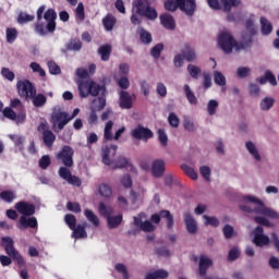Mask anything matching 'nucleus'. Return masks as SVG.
<instances>
[{"label":"nucleus","mask_w":279,"mask_h":279,"mask_svg":"<svg viewBox=\"0 0 279 279\" xmlns=\"http://www.w3.org/2000/svg\"><path fill=\"white\" fill-rule=\"evenodd\" d=\"M159 20L165 29H170L171 32L175 29V19H173L171 14L163 13L159 16Z\"/></svg>","instance_id":"20"},{"label":"nucleus","mask_w":279,"mask_h":279,"mask_svg":"<svg viewBox=\"0 0 279 279\" xmlns=\"http://www.w3.org/2000/svg\"><path fill=\"white\" fill-rule=\"evenodd\" d=\"M16 197V194L13 191H2L0 193V199H2V202H5L7 204H12L14 202Z\"/></svg>","instance_id":"41"},{"label":"nucleus","mask_w":279,"mask_h":279,"mask_svg":"<svg viewBox=\"0 0 279 279\" xmlns=\"http://www.w3.org/2000/svg\"><path fill=\"white\" fill-rule=\"evenodd\" d=\"M51 165V157H49V155H44L40 159H39V167L43 170H47L49 169V166Z\"/></svg>","instance_id":"60"},{"label":"nucleus","mask_w":279,"mask_h":279,"mask_svg":"<svg viewBox=\"0 0 279 279\" xmlns=\"http://www.w3.org/2000/svg\"><path fill=\"white\" fill-rule=\"evenodd\" d=\"M16 38H19V31L16 28H7V43L12 45Z\"/></svg>","instance_id":"50"},{"label":"nucleus","mask_w":279,"mask_h":279,"mask_svg":"<svg viewBox=\"0 0 279 279\" xmlns=\"http://www.w3.org/2000/svg\"><path fill=\"white\" fill-rule=\"evenodd\" d=\"M73 239H87L88 233L86 232V222L83 225H78L74 227V229H71Z\"/></svg>","instance_id":"25"},{"label":"nucleus","mask_w":279,"mask_h":279,"mask_svg":"<svg viewBox=\"0 0 279 279\" xmlns=\"http://www.w3.org/2000/svg\"><path fill=\"white\" fill-rule=\"evenodd\" d=\"M210 267H213V259L204 255L201 256L199 264H198V274L199 276H202V278L206 277V274Z\"/></svg>","instance_id":"21"},{"label":"nucleus","mask_w":279,"mask_h":279,"mask_svg":"<svg viewBox=\"0 0 279 279\" xmlns=\"http://www.w3.org/2000/svg\"><path fill=\"white\" fill-rule=\"evenodd\" d=\"M15 210L22 215V217H32L36 215V206L32 203L21 201L15 204Z\"/></svg>","instance_id":"14"},{"label":"nucleus","mask_w":279,"mask_h":279,"mask_svg":"<svg viewBox=\"0 0 279 279\" xmlns=\"http://www.w3.org/2000/svg\"><path fill=\"white\" fill-rule=\"evenodd\" d=\"M244 199L253 205H240V209L243 213H247L248 215H264L265 217H269V219H279V214L276 210L266 207L265 203L257 197L245 196Z\"/></svg>","instance_id":"4"},{"label":"nucleus","mask_w":279,"mask_h":279,"mask_svg":"<svg viewBox=\"0 0 279 279\" xmlns=\"http://www.w3.org/2000/svg\"><path fill=\"white\" fill-rule=\"evenodd\" d=\"M102 25H104L106 32H112V29H114V26L117 25V17H114V15L108 13L102 19Z\"/></svg>","instance_id":"26"},{"label":"nucleus","mask_w":279,"mask_h":279,"mask_svg":"<svg viewBox=\"0 0 279 279\" xmlns=\"http://www.w3.org/2000/svg\"><path fill=\"white\" fill-rule=\"evenodd\" d=\"M111 167L112 169H130V171H134V165H132V161L123 155L112 161Z\"/></svg>","instance_id":"16"},{"label":"nucleus","mask_w":279,"mask_h":279,"mask_svg":"<svg viewBox=\"0 0 279 279\" xmlns=\"http://www.w3.org/2000/svg\"><path fill=\"white\" fill-rule=\"evenodd\" d=\"M257 82L259 84H270L271 86H278V81L276 80V75H274V73L268 70L265 72L264 76H260L259 78H257Z\"/></svg>","instance_id":"23"},{"label":"nucleus","mask_w":279,"mask_h":279,"mask_svg":"<svg viewBox=\"0 0 279 279\" xmlns=\"http://www.w3.org/2000/svg\"><path fill=\"white\" fill-rule=\"evenodd\" d=\"M58 173H59V177L65 181H68L72 175L71 170H69L68 167H60Z\"/></svg>","instance_id":"64"},{"label":"nucleus","mask_w":279,"mask_h":279,"mask_svg":"<svg viewBox=\"0 0 279 279\" xmlns=\"http://www.w3.org/2000/svg\"><path fill=\"white\" fill-rule=\"evenodd\" d=\"M50 123L52 124V130L54 132H62V130L71 123L69 112L62 111L61 108H54L50 117Z\"/></svg>","instance_id":"6"},{"label":"nucleus","mask_w":279,"mask_h":279,"mask_svg":"<svg viewBox=\"0 0 279 279\" xmlns=\"http://www.w3.org/2000/svg\"><path fill=\"white\" fill-rule=\"evenodd\" d=\"M245 147H246L248 154H251V156H253V158H255V160H257V161L260 160V154L258 153V149H256V145H254V143L246 142Z\"/></svg>","instance_id":"43"},{"label":"nucleus","mask_w":279,"mask_h":279,"mask_svg":"<svg viewBox=\"0 0 279 279\" xmlns=\"http://www.w3.org/2000/svg\"><path fill=\"white\" fill-rule=\"evenodd\" d=\"M37 130L43 135L44 145L48 147V149H51L53 143H56V135L53 134V131L49 130V124H47V122H41Z\"/></svg>","instance_id":"10"},{"label":"nucleus","mask_w":279,"mask_h":279,"mask_svg":"<svg viewBox=\"0 0 279 279\" xmlns=\"http://www.w3.org/2000/svg\"><path fill=\"white\" fill-rule=\"evenodd\" d=\"M240 256H241V251L236 246H233L229 251L228 260H229V263H234V260L240 258Z\"/></svg>","instance_id":"57"},{"label":"nucleus","mask_w":279,"mask_h":279,"mask_svg":"<svg viewBox=\"0 0 279 279\" xmlns=\"http://www.w3.org/2000/svg\"><path fill=\"white\" fill-rule=\"evenodd\" d=\"M11 108H14L15 110H20V113L17 114L19 119H22V121H25V107L23 106V102H21V99L14 98L11 100L10 104Z\"/></svg>","instance_id":"31"},{"label":"nucleus","mask_w":279,"mask_h":279,"mask_svg":"<svg viewBox=\"0 0 279 279\" xmlns=\"http://www.w3.org/2000/svg\"><path fill=\"white\" fill-rule=\"evenodd\" d=\"M34 19H36V16L21 12L17 16V23H20V25H23L25 23H32Z\"/></svg>","instance_id":"52"},{"label":"nucleus","mask_w":279,"mask_h":279,"mask_svg":"<svg viewBox=\"0 0 279 279\" xmlns=\"http://www.w3.org/2000/svg\"><path fill=\"white\" fill-rule=\"evenodd\" d=\"M223 12H230L233 8L241 5V0H220Z\"/></svg>","instance_id":"35"},{"label":"nucleus","mask_w":279,"mask_h":279,"mask_svg":"<svg viewBox=\"0 0 279 279\" xmlns=\"http://www.w3.org/2000/svg\"><path fill=\"white\" fill-rule=\"evenodd\" d=\"M98 191L101 197H110L112 195V189L108 184H100Z\"/></svg>","instance_id":"55"},{"label":"nucleus","mask_w":279,"mask_h":279,"mask_svg":"<svg viewBox=\"0 0 279 279\" xmlns=\"http://www.w3.org/2000/svg\"><path fill=\"white\" fill-rule=\"evenodd\" d=\"M184 223L189 234H197V221L191 213L184 214Z\"/></svg>","instance_id":"19"},{"label":"nucleus","mask_w":279,"mask_h":279,"mask_svg":"<svg viewBox=\"0 0 279 279\" xmlns=\"http://www.w3.org/2000/svg\"><path fill=\"white\" fill-rule=\"evenodd\" d=\"M114 269L118 271V274H122L123 279H130V271L128 270L125 264L118 263L116 264Z\"/></svg>","instance_id":"44"},{"label":"nucleus","mask_w":279,"mask_h":279,"mask_svg":"<svg viewBox=\"0 0 279 279\" xmlns=\"http://www.w3.org/2000/svg\"><path fill=\"white\" fill-rule=\"evenodd\" d=\"M98 213L101 215V217H105V219H109V217L114 215V208H112V206L106 205L105 203H99Z\"/></svg>","instance_id":"28"},{"label":"nucleus","mask_w":279,"mask_h":279,"mask_svg":"<svg viewBox=\"0 0 279 279\" xmlns=\"http://www.w3.org/2000/svg\"><path fill=\"white\" fill-rule=\"evenodd\" d=\"M165 50V45L163 44H157L155 45L151 50H150V56L155 58V60H158L160 58V54Z\"/></svg>","instance_id":"46"},{"label":"nucleus","mask_w":279,"mask_h":279,"mask_svg":"<svg viewBox=\"0 0 279 279\" xmlns=\"http://www.w3.org/2000/svg\"><path fill=\"white\" fill-rule=\"evenodd\" d=\"M132 106V96L130 93L122 90L120 93V108H122V110H131Z\"/></svg>","instance_id":"22"},{"label":"nucleus","mask_w":279,"mask_h":279,"mask_svg":"<svg viewBox=\"0 0 279 279\" xmlns=\"http://www.w3.org/2000/svg\"><path fill=\"white\" fill-rule=\"evenodd\" d=\"M181 53L183 58L186 59L187 62H193V60L197 58V56L195 54V48L191 47V44H184Z\"/></svg>","instance_id":"24"},{"label":"nucleus","mask_w":279,"mask_h":279,"mask_svg":"<svg viewBox=\"0 0 279 279\" xmlns=\"http://www.w3.org/2000/svg\"><path fill=\"white\" fill-rule=\"evenodd\" d=\"M167 278H169V271L165 269H158L145 276V279H167Z\"/></svg>","instance_id":"37"},{"label":"nucleus","mask_w":279,"mask_h":279,"mask_svg":"<svg viewBox=\"0 0 279 279\" xmlns=\"http://www.w3.org/2000/svg\"><path fill=\"white\" fill-rule=\"evenodd\" d=\"M178 8L181 12H184L186 16H193L195 10H197V3L195 0H167L165 2V10L168 12H175Z\"/></svg>","instance_id":"5"},{"label":"nucleus","mask_w":279,"mask_h":279,"mask_svg":"<svg viewBox=\"0 0 279 279\" xmlns=\"http://www.w3.org/2000/svg\"><path fill=\"white\" fill-rule=\"evenodd\" d=\"M157 134H158V141L160 145H162V147H167L169 143V136H167V132H165V129H159L157 131Z\"/></svg>","instance_id":"51"},{"label":"nucleus","mask_w":279,"mask_h":279,"mask_svg":"<svg viewBox=\"0 0 279 279\" xmlns=\"http://www.w3.org/2000/svg\"><path fill=\"white\" fill-rule=\"evenodd\" d=\"M274 104H276V99H274L271 97H265L260 101L259 108H260V110H263L265 112L267 110H271V108H274Z\"/></svg>","instance_id":"42"},{"label":"nucleus","mask_w":279,"mask_h":279,"mask_svg":"<svg viewBox=\"0 0 279 279\" xmlns=\"http://www.w3.org/2000/svg\"><path fill=\"white\" fill-rule=\"evenodd\" d=\"M117 149H119V146H117V145L102 146L101 158H102V162L107 167H112V160L110 159V156H117Z\"/></svg>","instance_id":"15"},{"label":"nucleus","mask_w":279,"mask_h":279,"mask_svg":"<svg viewBox=\"0 0 279 279\" xmlns=\"http://www.w3.org/2000/svg\"><path fill=\"white\" fill-rule=\"evenodd\" d=\"M252 70L247 66H240L236 70V75L240 80H244V77H250Z\"/></svg>","instance_id":"58"},{"label":"nucleus","mask_w":279,"mask_h":279,"mask_svg":"<svg viewBox=\"0 0 279 279\" xmlns=\"http://www.w3.org/2000/svg\"><path fill=\"white\" fill-rule=\"evenodd\" d=\"M29 99H32L35 108H43L47 104V96L45 94H34Z\"/></svg>","instance_id":"32"},{"label":"nucleus","mask_w":279,"mask_h":279,"mask_svg":"<svg viewBox=\"0 0 279 279\" xmlns=\"http://www.w3.org/2000/svg\"><path fill=\"white\" fill-rule=\"evenodd\" d=\"M182 171H184L185 175H189L191 180H197V172L190 167L189 165H182L181 166Z\"/></svg>","instance_id":"53"},{"label":"nucleus","mask_w":279,"mask_h":279,"mask_svg":"<svg viewBox=\"0 0 279 279\" xmlns=\"http://www.w3.org/2000/svg\"><path fill=\"white\" fill-rule=\"evenodd\" d=\"M65 47L68 51H82V40L80 38L71 39Z\"/></svg>","instance_id":"40"},{"label":"nucleus","mask_w":279,"mask_h":279,"mask_svg":"<svg viewBox=\"0 0 279 279\" xmlns=\"http://www.w3.org/2000/svg\"><path fill=\"white\" fill-rule=\"evenodd\" d=\"M203 219H205V226H211L213 228H219L220 222L217 217H210V216L204 215Z\"/></svg>","instance_id":"56"},{"label":"nucleus","mask_w":279,"mask_h":279,"mask_svg":"<svg viewBox=\"0 0 279 279\" xmlns=\"http://www.w3.org/2000/svg\"><path fill=\"white\" fill-rule=\"evenodd\" d=\"M168 123L171 128H180V118L173 112H170L168 116Z\"/></svg>","instance_id":"59"},{"label":"nucleus","mask_w":279,"mask_h":279,"mask_svg":"<svg viewBox=\"0 0 279 279\" xmlns=\"http://www.w3.org/2000/svg\"><path fill=\"white\" fill-rule=\"evenodd\" d=\"M141 16H145L148 21H156L158 19V11L151 7V0H134L132 3V25H141L143 20Z\"/></svg>","instance_id":"2"},{"label":"nucleus","mask_w":279,"mask_h":279,"mask_svg":"<svg viewBox=\"0 0 279 279\" xmlns=\"http://www.w3.org/2000/svg\"><path fill=\"white\" fill-rule=\"evenodd\" d=\"M217 108H219V101L211 99L207 104V112L209 117L217 114Z\"/></svg>","instance_id":"45"},{"label":"nucleus","mask_w":279,"mask_h":279,"mask_svg":"<svg viewBox=\"0 0 279 279\" xmlns=\"http://www.w3.org/2000/svg\"><path fill=\"white\" fill-rule=\"evenodd\" d=\"M107 223L109 230H114V228H119V226L123 223V215L120 214L118 216H109V218H107Z\"/></svg>","instance_id":"29"},{"label":"nucleus","mask_w":279,"mask_h":279,"mask_svg":"<svg viewBox=\"0 0 279 279\" xmlns=\"http://www.w3.org/2000/svg\"><path fill=\"white\" fill-rule=\"evenodd\" d=\"M253 243L256 247H265V245H269V236L265 235V229H263L262 226H257L254 229Z\"/></svg>","instance_id":"13"},{"label":"nucleus","mask_w":279,"mask_h":279,"mask_svg":"<svg viewBox=\"0 0 279 279\" xmlns=\"http://www.w3.org/2000/svg\"><path fill=\"white\" fill-rule=\"evenodd\" d=\"M140 34V40L143 43V45H151V41L154 40L151 38V33L147 32L145 28L141 27L138 29Z\"/></svg>","instance_id":"38"},{"label":"nucleus","mask_w":279,"mask_h":279,"mask_svg":"<svg viewBox=\"0 0 279 279\" xmlns=\"http://www.w3.org/2000/svg\"><path fill=\"white\" fill-rule=\"evenodd\" d=\"M98 54L101 57L102 62H108L110 56L112 54V46L102 45L98 48Z\"/></svg>","instance_id":"27"},{"label":"nucleus","mask_w":279,"mask_h":279,"mask_svg":"<svg viewBox=\"0 0 279 279\" xmlns=\"http://www.w3.org/2000/svg\"><path fill=\"white\" fill-rule=\"evenodd\" d=\"M64 221L66 226H69L70 230H75V227L77 226V218H75L73 214L65 215Z\"/></svg>","instance_id":"48"},{"label":"nucleus","mask_w":279,"mask_h":279,"mask_svg":"<svg viewBox=\"0 0 279 279\" xmlns=\"http://www.w3.org/2000/svg\"><path fill=\"white\" fill-rule=\"evenodd\" d=\"M78 92H80V97L82 99H86L89 95L92 97H100L98 98V106L97 110H104L106 108V86L105 85H99L95 81H80L78 83Z\"/></svg>","instance_id":"3"},{"label":"nucleus","mask_w":279,"mask_h":279,"mask_svg":"<svg viewBox=\"0 0 279 279\" xmlns=\"http://www.w3.org/2000/svg\"><path fill=\"white\" fill-rule=\"evenodd\" d=\"M234 37L228 32L220 33L218 36V45L225 53H232V49H234Z\"/></svg>","instance_id":"9"},{"label":"nucleus","mask_w":279,"mask_h":279,"mask_svg":"<svg viewBox=\"0 0 279 279\" xmlns=\"http://www.w3.org/2000/svg\"><path fill=\"white\" fill-rule=\"evenodd\" d=\"M160 217L161 219H166V226L168 230H173L174 220H173V215H171V211L167 209H162L160 210Z\"/></svg>","instance_id":"34"},{"label":"nucleus","mask_w":279,"mask_h":279,"mask_svg":"<svg viewBox=\"0 0 279 279\" xmlns=\"http://www.w3.org/2000/svg\"><path fill=\"white\" fill-rule=\"evenodd\" d=\"M140 230L143 232H154L156 230V226H154L151 221L146 220L141 225Z\"/></svg>","instance_id":"61"},{"label":"nucleus","mask_w":279,"mask_h":279,"mask_svg":"<svg viewBox=\"0 0 279 279\" xmlns=\"http://www.w3.org/2000/svg\"><path fill=\"white\" fill-rule=\"evenodd\" d=\"M84 215L89 223H93L95 228H99V217L93 210L84 209Z\"/></svg>","instance_id":"39"},{"label":"nucleus","mask_w":279,"mask_h":279,"mask_svg":"<svg viewBox=\"0 0 279 279\" xmlns=\"http://www.w3.org/2000/svg\"><path fill=\"white\" fill-rule=\"evenodd\" d=\"M253 43L254 40L252 37L243 41H234L233 49H235V51H245V49H250L252 47Z\"/></svg>","instance_id":"33"},{"label":"nucleus","mask_w":279,"mask_h":279,"mask_svg":"<svg viewBox=\"0 0 279 279\" xmlns=\"http://www.w3.org/2000/svg\"><path fill=\"white\" fill-rule=\"evenodd\" d=\"M114 125V122L112 121H108L106 123V126H105V133H104V138L105 141H112L113 136H112V128Z\"/></svg>","instance_id":"47"},{"label":"nucleus","mask_w":279,"mask_h":279,"mask_svg":"<svg viewBox=\"0 0 279 279\" xmlns=\"http://www.w3.org/2000/svg\"><path fill=\"white\" fill-rule=\"evenodd\" d=\"M17 94L23 99H31L36 95V86L29 80L19 81L16 83Z\"/></svg>","instance_id":"8"},{"label":"nucleus","mask_w":279,"mask_h":279,"mask_svg":"<svg viewBox=\"0 0 279 279\" xmlns=\"http://www.w3.org/2000/svg\"><path fill=\"white\" fill-rule=\"evenodd\" d=\"M263 36H269L274 32V25L270 24L267 17L262 16L259 20Z\"/></svg>","instance_id":"30"},{"label":"nucleus","mask_w":279,"mask_h":279,"mask_svg":"<svg viewBox=\"0 0 279 279\" xmlns=\"http://www.w3.org/2000/svg\"><path fill=\"white\" fill-rule=\"evenodd\" d=\"M131 136L136 141H144V143H147L149 138H154V132L149 128L137 125L132 130Z\"/></svg>","instance_id":"12"},{"label":"nucleus","mask_w":279,"mask_h":279,"mask_svg":"<svg viewBox=\"0 0 279 279\" xmlns=\"http://www.w3.org/2000/svg\"><path fill=\"white\" fill-rule=\"evenodd\" d=\"M1 241L5 254H8L10 258H13L20 267H23V265H25V259L23 258V255L17 252L16 247H14V240L10 236H3Z\"/></svg>","instance_id":"7"},{"label":"nucleus","mask_w":279,"mask_h":279,"mask_svg":"<svg viewBox=\"0 0 279 279\" xmlns=\"http://www.w3.org/2000/svg\"><path fill=\"white\" fill-rule=\"evenodd\" d=\"M27 228L36 229L38 228V219L36 217H27L21 216L20 217V230H27Z\"/></svg>","instance_id":"17"},{"label":"nucleus","mask_w":279,"mask_h":279,"mask_svg":"<svg viewBox=\"0 0 279 279\" xmlns=\"http://www.w3.org/2000/svg\"><path fill=\"white\" fill-rule=\"evenodd\" d=\"M3 117H5V119H10L11 121H16V112L14 110H12V108L7 107L3 109L2 111Z\"/></svg>","instance_id":"62"},{"label":"nucleus","mask_w":279,"mask_h":279,"mask_svg":"<svg viewBox=\"0 0 279 279\" xmlns=\"http://www.w3.org/2000/svg\"><path fill=\"white\" fill-rule=\"evenodd\" d=\"M165 160L156 159L153 161L150 171L154 178H162L165 175Z\"/></svg>","instance_id":"18"},{"label":"nucleus","mask_w":279,"mask_h":279,"mask_svg":"<svg viewBox=\"0 0 279 279\" xmlns=\"http://www.w3.org/2000/svg\"><path fill=\"white\" fill-rule=\"evenodd\" d=\"M225 239H232L234 236V227L226 225L222 229Z\"/></svg>","instance_id":"63"},{"label":"nucleus","mask_w":279,"mask_h":279,"mask_svg":"<svg viewBox=\"0 0 279 279\" xmlns=\"http://www.w3.org/2000/svg\"><path fill=\"white\" fill-rule=\"evenodd\" d=\"M75 150L73 147L65 145L61 148V150L57 154V159H59L64 167L71 168L73 167V156Z\"/></svg>","instance_id":"11"},{"label":"nucleus","mask_w":279,"mask_h":279,"mask_svg":"<svg viewBox=\"0 0 279 279\" xmlns=\"http://www.w3.org/2000/svg\"><path fill=\"white\" fill-rule=\"evenodd\" d=\"M187 72L190 73L191 77H193V80H197L199 75H202V69L193 64L187 65Z\"/></svg>","instance_id":"49"},{"label":"nucleus","mask_w":279,"mask_h":279,"mask_svg":"<svg viewBox=\"0 0 279 279\" xmlns=\"http://www.w3.org/2000/svg\"><path fill=\"white\" fill-rule=\"evenodd\" d=\"M45 4L37 9V21L34 24V32L38 36H47V34H53L58 24L56 20L58 19V13L52 8L48 9Z\"/></svg>","instance_id":"1"},{"label":"nucleus","mask_w":279,"mask_h":279,"mask_svg":"<svg viewBox=\"0 0 279 279\" xmlns=\"http://www.w3.org/2000/svg\"><path fill=\"white\" fill-rule=\"evenodd\" d=\"M183 90L185 93V97L192 106H197V97L195 96V93L191 89V86L189 84H185L183 86Z\"/></svg>","instance_id":"36"},{"label":"nucleus","mask_w":279,"mask_h":279,"mask_svg":"<svg viewBox=\"0 0 279 279\" xmlns=\"http://www.w3.org/2000/svg\"><path fill=\"white\" fill-rule=\"evenodd\" d=\"M214 82L217 86H226V76L223 73L216 71L214 72Z\"/></svg>","instance_id":"54"}]
</instances>
